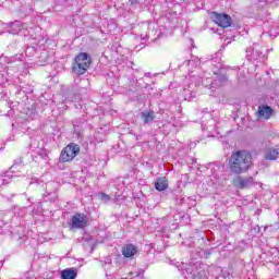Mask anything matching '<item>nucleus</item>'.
Here are the masks:
<instances>
[{
	"label": "nucleus",
	"instance_id": "14",
	"mask_svg": "<svg viewBox=\"0 0 279 279\" xmlns=\"http://www.w3.org/2000/svg\"><path fill=\"white\" fill-rule=\"evenodd\" d=\"M266 160H278L279 159V148H271L265 155Z\"/></svg>",
	"mask_w": 279,
	"mask_h": 279
},
{
	"label": "nucleus",
	"instance_id": "11",
	"mask_svg": "<svg viewBox=\"0 0 279 279\" xmlns=\"http://www.w3.org/2000/svg\"><path fill=\"white\" fill-rule=\"evenodd\" d=\"M155 189L156 191H167V189H169L167 178L157 179V181L155 182Z\"/></svg>",
	"mask_w": 279,
	"mask_h": 279
},
{
	"label": "nucleus",
	"instance_id": "17",
	"mask_svg": "<svg viewBox=\"0 0 279 279\" xmlns=\"http://www.w3.org/2000/svg\"><path fill=\"white\" fill-rule=\"evenodd\" d=\"M131 5H136L138 3V0H130Z\"/></svg>",
	"mask_w": 279,
	"mask_h": 279
},
{
	"label": "nucleus",
	"instance_id": "4",
	"mask_svg": "<svg viewBox=\"0 0 279 279\" xmlns=\"http://www.w3.org/2000/svg\"><path fill=\"white\" fill-rule=\"evenodd\" d=\"M71 226L75 230H82L88 226V217L84 214H75L71 219Z\"/></svg>",
	"mask_w": 279,
	"mask_h": 279
},
{
	"label": "nucleus",
	"instance_id": "21",
	"mask_svg": "<svg viewBox=\"0 0 279 279\" xmlns=\"http://www.w3.org/2000/svg\"><path fill=\"white\" fill-rule=\"evenodd\" d=\"M145 76H146V77H149V73H146Z\"/></svg>",
	"mask_w": 279,
	"mask_h": 279
},
{
	"label": "nucleus",
	"instance_id": "5",
	"mask_svg": "<svg viewBox=\"0 0 279 279\" xmlns=\"http://www.w3.org/2000/svg\"><path fill=\"white\" fill-rule=\"evenodd\" d=\"M208 266L204 264H199L198 266H195L193 269L187 268V274H191L192 278H208Z\"/></svg>",
	"mask_w": 279,
	"mask_h": 279
},
{
	"label": "nucleus",
	"instance_id": "23",
	"mask_svg": "<svg viewBox=\"0 0 279 279\" xmlns=\"http://www.w3.org/2000/svg\"><path fill=\"white\" fill-rule=\"evenodd\" d=\"M0 267H3V263L0 262Z\"/></svg>",
	"mask_w": 279,
	"mask_h": 279
},
{
	"label": "nucleus",
	"instance_id": "7",
	"mask_svg": "<svg viewBox=\"0 0 279 279\" xmlns=\"http://www.w3.org/2000/svg\"><path fill=\"white\" fill-rule=\"evenodd\" d=\"M257 114H258V119L267 121L271 119V114H274V109H271V107L269 106H259Z\"/></svg>",
	"mask_w": 279,
	"mask_h": 279
},
{
	"label": "nucleus",
	"instance_id": "2",
	"mask_svg": "<svg viewBox=\"0 0 279 279\" xmlns=\"http://www.w3.org/2000/svg\"><path fill=\"white\" fill-rule=\"evenodd\" d=\"M90 56L86 52H81L75 59L73 63V72L76 75H84L86 71L90 68Z\"/></svg>",
	"mask_w": 279,
	"mask_h": 279
},
{
	"label": "nucleus",
	"instance_id": "9",
	"mask_svg": "<svg viewBox=\"0 0 279 279\" xmlns=\"http://www.w3.org/2000/svg\"><path fill=\"white\" fill-rule=\"evenodd\" d=\"M141 118L143 123L149 124V123H154V119H156V114L154 113V111H143L141 113Z\"/></svg>",
	"mask_w": 279,
	"mask_h": 279
},
{
	"label": "nucleus",
	"instance_id": "19",
	"mask_svg": "<svg viewBox=\"0 0 279 279\" xmlns=\"http://www.w3.org/2000/svg\"><path fill=\"white\" fill-rule=\"evenodd\" d=\"M110 263H112V260H110V259H108V260L106 262V264H110Z\"/></svg>",
	"mask_w": 279,
	"mask_h": 279
},
{
	"label": "nucleus",
	"instance_id": "1",
	"mask_svg": "<svg viewBox=\"0 0 279 279\" xmlns=\"http://www.w3.org/2000/svg\"><path fill=\"white\" fill-rule=\"evenodd\" d=\"M252 167V154L246 150H238L231 154L229 159V169L231 173L241 175L247 173Z\"/></svg>",
	"mask_w": 279,
	"mask_h": 279
},
{
	"label": "nucleus",
	"instance_id": "10",
	"mask_svg": "<svg viewBox=\"0 0 279 279\" xmlns=\"http://www.w3.org/2000/svg\"><path fill=\"white\" fill-rule=\"evenodd\" d=\"M235 182L240 189H247V186H251V184L254 183V179L253 178L243 179L239 177Z\"/></svg>",
	"mask_w": 279,
	"mask_h": 279
},
{
	"label": "nucleus",
	"instance_id": "12",
	"mask_svg": "<svg viewBox=\"0 0 279 279\" xmlns=\"http://www.w3.org/2000/svg\"><path fill=\"white\" fill-rule=\"evenodd\" d=\"M122 254L123 256H125V258H132V256L136 254V246H134L133 244H128L123 247Z\"/></svg>",
	"mask_w": 279,
	"mask_h": 279
},
{
	"label": "nucleus",
	"instance_id": "3",
	"mask_svg": "<svg viewBox=\"0 0 279 279\" xmlns=\"http://www.w3.org/2000/svg\"><path fill=\"white\" fill-rule=\"evenodd\" d=\"M77 154H80V145L71 143L61 151L60 160L62 162H71Z\"/></svg>",
	"mask_w": 279,
	"mask_h": 279
},
{
	"label": "nucleus",
	"instance_id": "8",
	"mask_svg": "<svg viewBox=\"0 0 279 279\" xmlns=\"http://www.w3.org/2000/svg\"><path fill=\"white\" fill-rule=\"evenodd\" d=\"M23 29H25V25L21 24V22L16 21L13 22L12 24L8 25V33L9 34H13V36H15L16 34H21V32H23Z\"/></svg>",
	"mask_w": 279,
	"mask_h": 279
},
{
	"label": "nucleus",
	"instance_id": "22",
	"mask_svg": "<svg viewBox=\"0 0 279 279\" xmlns=\"http://www.w3.org/2000/svg\"><path fill=\"white\" fill-rule=\"evenodd\" d=\"M253 53H258V51H256V50H253Z\"/></svg>",
	"mask_w": 279,
	"mask_h": 279
},
{
	"label": "nucleus",
	"instance_id": "20",
	"mask_svg": "<svg viewBox=\"0 0 279 279\" xmlns=\"http://www.w3.org/2000/svg\"><path fill=\"white\" fill-rule=\"evenodd\" d=\"M250 51H251L250 48H247V49H246V53H250Z\"/></svg>",
	"mask_w": 279,
	"mask_h": 279
},
{
	"label": "nucleus",
	"instance_id": "6",
	"mask_svg": "<svg viewBox=\"0 0 279 279\" xmlns=\"http://www.w3.org/2000/svg\"><path fill=\"white\" fill-rule=\"evenodd\" d=\"M213 19L219 27H230L232 25V17L228 14L214 13Z\"/></svg>",
	"mask_w": 279,
	"mask_h": 279
},
{
	"label": "nucleus",
	"instance_id": "18",
	"mask_svg": "<svg viewBox=\"0 0 279 279\" xmlns=\"http://www.w3.org/2000/svg\"><path fill=\"white\" fill-rule=\"evenodd\" d=\"M217 86V83L211 82V84L209 85V88H215Z\"/></svg>",
	"mask_w": 279,
	"mask_h": 279
},
{
	"label": "nucleus",
	"instance_id": "16",
	"mask_svg": "<svg viewBox=\"0 0 279 279\" xmlns=\"http://www.w3.org/2000/svg\"><path fill=\"white\" fill-rule=\"evenodd\" d=\"M228 78L226 76H219L218 82H219V86H221V84H223V82H227Z\"/></svg>",
	"mask_w": 279,
	"mask_h": 279
},
{
	"label": "nucleus",
	"instance_id": "15",
	"mask_svg": "<svg viewBox=\"0 0 279 279\" xmlns=\"http://www.w3.org/2000/svg\"><path fill=\"white\" fill-rule=\"evenodd\" d=\"M100 199L101 202H104L105 204H108V201L110 199V195L106 194V193H100Z\"/></svg>",
	"mask_w": 279,
	"mask_h": 279
},
{
	"label": "nucleus",
	"instance_id": "13",
	"mask_svg": "<svg viewBox=\"0 0 279 279\" xmlns=\"http://www.w3.org/2000/svg\"><path fill=\"white\" fill-rule=\"evenodd\" d=\"M62 279H75L77 278V271L74 268L64 269L61 271Z\"/></svg>",
	"mask_w": 279,
	"mask_h": 279
}]
</instances>
